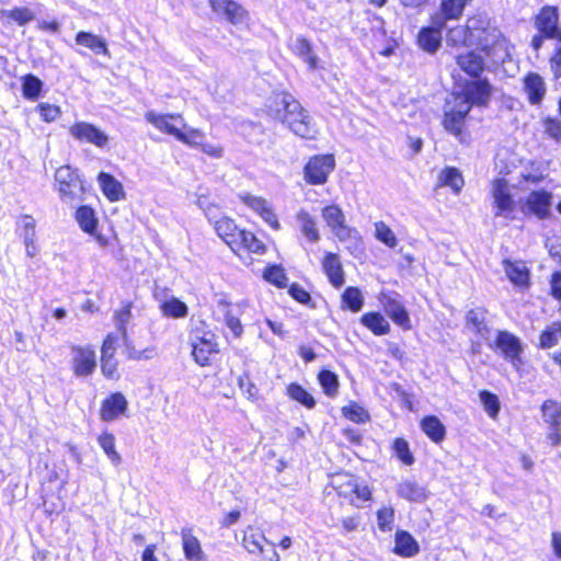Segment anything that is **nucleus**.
Segmentation results:
<instances>
[{"label": "nucleus", "mask_w": 561, "mask_h": 561, "mask_svg": "<svg viewBox=\"0 0 561 561\" xmlns=\"http://www.w3.org/2000/svg\"><path fill=\"white\" fill-rule=\"evenodd\" d=\"M270 113L285 123L297 136L306 139L314 138L317 133L314 124L306 110L290 94L274 96Z\"/></svg>", "instance_id": "f257e3e1"}, {"label": "nucleus", "mask_w": 561, "mask_h": 561, "mask_svg": "<svg viewBox=\"0 0 561 561\" xmlns=\"http://www.w3.org/2000/svg\"><path fill=\"white\" fill-rule=\"evenodd\" d=\"M466 2H440L439 9L432 16V27H425L419 33L417 43L427 53H435L440 46V30L449 20L459 19Z\"/></svg>", "instance_id": "f03ea898"}, {"label": "nucleus", "mask_w": 561, "mask_h": 561, "mask_svg": "<svg viewBox=\"0 0 561 561\" xmlns=\"http://www.w3.org/2000/svg\"><path fill=\"white\" fill-rule=\"evenodd\" d=\"M476 46L479 47L493 61H503L508 56V42L502 35L500 30L490 25V22L483 19L477 31Z\"/></svg>", "instance_id": "7ed1b4c3"}, {"label": "nucleus", "mask_w": 561, "mask_h": 561, "mask_svg": "<svg viewBox=\"0 0 561 561\" xmlns=\"http://www.w3.org/2000/svg\"><path fill=\"white\" fill-rule=\"evenodd\" d=\"M56 188L64 203L73 204L82 199L84 187L75 170L69 165L57 169L55 173Z\"/></svg>", "instance_id": "20e7f679"}, {"label": "nucleus", "mask_w": 561, "mask_h": 561, "mask_svg": "<svg viewBox=\"0 0 561 561\" xmlns=\"http://www.w3.org/2000/svg\"><path fill=\"white\" fill-rule=\"evenodd\" d=\"M465 99L455 100V96L450 95L445 105V113L443 125L444 128L454 135L459 141H465V121L469 114V106L463 101Z\"/></svg>", "instance_id": "39448f33"}, {"label": "nucleus", "mask_w": 561, "mask_h": 561, "mask_svg": "<svg viewBox=\"0 0 561 561\" xmlns=\"http://www.w3.org/2000/svg\"><path fill=\"white\" fill-rule=\"evenodd\" d=\"M491 196L494 216L513 220L516 203L512 195V188L505 179H495L492 182Z\"/></svg>", "instance_id": "423d86ee"}, {"label": "nucleus", "mask_w": 561, "mask_h": 561, "mask_svg": "<svg viewBox=\"0 0 561 561\" xmlns=\"http://www.w3.org/2000/svg\"><path fill=\"white\" fill-rule=\"evenodd\" d=\"M242 542L250 554L261 556L263 561H280L275 545L268 541L259 528L248 527Z\"/></svg>", "instance_id": "0eeeda50"}, {"label": "nucleus", "mask_w": 561, "mask_h": 561, "mask_svg": "<svg viewBox=\"0 0 561 561\" xmlns=\"http://www.w3.org/2000/svg\"><path fill=\"white\" fill-rule=\"evenodd\" d=\"M192 355L201 366L209 365L211 355L219 352L217 336L211 331L196 329L191 335Z\"/></svg>", "instance_id": "6e6552de"}, {"label": "nucleus", "mask_w": 561, "mask_h": 561, "mask_svg": "<svg viewBox=\"0 0 561 561\" xmlns=\"http://www.w3.org/2000/svg\"><path fill=\"white\" fill-rule=\"evenodd\" d=\"M451 95L458 101L459 99H465L463 101L468 104L469 111H471L473 105L488 106L492 95V87L486 80L470 81Z\"/></svg>", "instance_id": "1a4fd4ad"}, {"label": "nucleus", "mask_w": 561, "mask_h": 561, "mask_svg": "<svg viewBox=\"0 0 561 561\" xmlns=\"http://www.w3.org/2000/svg\"><path fill=\"white\" fill-rule=\"evenodd\" d=\"M334 168L335 160L332 154L314 156L304 168L305 180L312 185L324 184Z\"/></svg>", "instance_id": "9d476101"}, {"label": "nucleus", "mask_w": 561, "mask_h": 561, "mask_svg": "<svg viewBox=\"0 0 561 561\" xmlns=\"http://www.w3.org/2000/svg\"><path fill=\"white\" fill-rule=\"evenodd\" d=\"M552 194L545 190L530 192L522 206L523 213L534 215L538 219H546L550 216Z\"/></svg>", "instance_id": "9b49d317"}, {"label": "nucleus", "mask_w": 561, "mask_h": 561, "mask_svg": "<svg viewBox=\"0 0 561 561\" xmlns=\"http://www.w3.org/2000/svg\"><path fill=\"white\" fill-rule=\"evenodd\" d=\"M72 371L77 377L90 376L96 367V355L91 347L72 346L71 347Z\"/></svg>", "instance_id": "f8f14e48"}, {"label": "nucleus", "mask_w": 561, "mask_h": 561, "mask_svg": "<svg viewBox=\"0 0 561 561\" xmlns=\"http://www.w3.org/2000/svg\"><path fill=\"white\" fill-rule=\"evenodd\" d=\"M490 347L499 350L514 366L520 363L523 347L519 339L514 334L499 331L494 345L490 344Z\"/></svg>", "instance_id": "ddd939ff"}, {"label": "nucleus", "mask_w": 561, "mask_h": 561, "mask_svg": "<svg viewBox=\"0 0 561 561\" xmlns=\"http://www.w3.org/2000/svg\"><path fill=\"white\" fill-rule=\"evenodd\" d=\"M483 23L481 18H471L468 20L466 26H456L450 28L447 34V44L453 46H472L476 44L477 31H479V24Z\"/></svg>", "instance_id": "4468645a"}, {"label": "nucleus", "mask_w": 561, "mask_h": 561, "mask_svg": "<svg viewBox=\"0 0 561 561\" xmlns=\"http://www.w3.org/2000/svg\"><path fill=\"white\" fill-rule=\"evenodd\" d=\"M69 133L75 139L92 144L98 148L105 147L108 141V137L103 130L87 122L73 124L69 128Z\"/></svg>", "instance_id": "2eb2a0df"}, {"label": "nucleus", "mask_w": 561, "mask_h": 561, "mask_svg": "<svg viewBox=\"0 0 561 561\" xmlns=\"http://www.w3.org/2000/svg\"><path fill=\"white\" fill-rule=\"evenodd\" d=\"M523 89L531 105H540L547 94L546 81L536 72H529L525 76L523 79Z\"/></svg>", "instance_id": "dca6fc26"}, {"label": "nucleus", "mask_w": 561, "mask_h": 561, "mask_svg": "<svg viewBox=\"0 0 561 561\" xmlns=\"http://www.w3.org/2000/svg\"><path fill=\"white\" fill-rule=\"evenodd\" d=\"M240 199L256 211L273 229H279L278 219L266 199L251 194H242Z\"/></svg>", "instance_id": "f3484780"}, {"label": "nucleus", "mask_w": 561, "mask_h": 561, "mask_svg": "<svg viewBox=\"0 0 561 561\" xmlns=\"http://www.w3.org/2000/svg\"><path fill=\"white\" fill-rule=\"evenodd\" d=\"M128 402L121 392H115L102 402L100 417L104 422H111L119 417L127 410Z\"/></svg>", "instance_id": "a211bd4d"}, {"label": "nucleus", "mask_w": 561, "mask_h": 561, "mask_svg": "<svg viewBox=\"0 0 561 561\" xmlns=\"http://www.w3.org/2000/svg\"><path fill=\"white\" fill-rule=\"evenodd\" d=\"M213 11L218 18L232 24L245 23L248 13L239 2H210Z\"/></svg>", "instance_id": "6ab92c4d"}, {"label": "nucleus", "mask_w": 561, "mask_h": 561, "mask_svg": "<svg viewBox=\"0 0 561 561\" xmlns=\"http://www.w3.org/2000/svg\"><path fill=\"white\" fill-rule=\"evenodd\" d=\"M209 222L214 226L218 237L231 249L242 229H239L236 222L227 216L218 215L217 218L211 219Z\"/></svg>", "instance_id": "aec40b11"}, {"label": "nucleus", "mask_w": 561, "mask_h": 561, "mask_svg": "<svg viewBox=\"0 0 561 561\" xmlns=\"http://www.w3.org/2000/svg\"><path fill=\"white\" fill-rule=\"evenodd\" d=\"M322 268L333 287L341 288L344 285L345 275L337 254L327 253L322 260Z\"/></svg>", "instance_id": "412c9836"}, {"label": "nucleus", "mask_w": 561, "mask_h": 561, "mask_svg": "<svg viewBox=\"0 0 561 561\" xmlns=\"http://www.w3.org/2000/svg\"><path fill=\"white\" fill-rule=\"evenodd\" d=\"M146 121L153 125L157 129L160 131H163L165 134L172 135L175 138H178V135L180 134V128L171 123L172 121H178L182 123V117L179 114H158L153 111H149L145 115Z\"/></svg>", "instance_id": "4be33fe9"}, {"label": "nucleus", "mask_w": 561, "mask_h": 561, "mask_svg": "<svg viewBox=\"0 0 561 561\" xmlns=\"http://www.w3.org/2000/svg\"><path fill=\"white\" fill-rule=\"evenodd\" d=\"M559 15L556 7L547 5L541 9L536 19L537 28L547 38H552L557 35Z\"/></svg>", "instance_id": "5701e85b"}, {"label": "nucleus", "mask_w": 561, "mask_h": 561, "mask_svg": "<svg viewBox=\"0 0 561 561\" xmlns=\"http://www.w3.org/2000/svg\"><path fill=\"white\" fill-rule=\"evenodd\" d=\"M182 547L185 558L188 561H204L205 554L201 542L192 533L191 528H183L181 531Z\"/></svg>", "instance_id": "b1692460"}, {"label": "nucleus", "mask_w": 561, "mask_h": 561, "mask_svg": "<svg viewBox=\"0 0 561 561\" xmlns=\"http://www.w3.org/2000/svg\"><path fill=\"white\" fill-rule=\"evenodd\" d=\"M289 47L294 54L304 59L309 69L313 70L318 66V57L312 53L310 43L301 36L290 38Z\"/></svg>", "instance_id": "393cba45"}, {"label": "nucleus", "mask_w": 561, "mask_h": 561, "mask_svg": "<svg viewBox=\"0 0 561 561\" xmlns=\"http://www.w3.org/2000/svg\"><path fill=\"white\" fill-rule=\"evenodd\" d=\"M98 181L100 183L103 194L111 202H117L125 197L122 183L118 182L113 175L105 172H101L98 176Z\"/></svg>", "instance_id": "a878e982"}, {"label": "nucleus", "mask_w": 561, "mask_h": 561, "mask_svg": "<svg viewBox=\"0 0 561 561\" xmlns=\"http://www.w3.org/2000/svg\"><path fill=\"white\" fill-rule=\"evenodd\" d=\"M457 65L470 77H479L484 69L483 58L474 51H468L457 56Z\"/></svg>", "instance_id": "bb28decb"}, {"label": "nucleus", "mask_w": 561, "mask_h": 561, "mask_svg": "<svg viewBox=\"0 0 561 561\" xmlns=\"http://www.w3.org/2000/svg\"><path fill=\"white\" fill-rule=\"evenodd\" d=\"M467 329L479 334L482 339L488 340L490 329L485 323V310L482 308L471 309L466 316Z\"/></svg>", "instance_id": "cd10ccee"}, {"label": "nucleus", "mask_w": 561, "mask_h": 561, "mask_svg": "<svg viewBox=\"0 0 561 561\" xmlns=\"http://www.w3.org/2000/svg\"><path fill=\"white\" fill-rule=\"evenodd\" d=\"M397 494L410 502H423L426 500V490L411 480H403L397 485Z\"/></svg>", "instance_id": "c85d7f7f"}, {"label": "nucleus", "mask_w": 561, "mask_h": 561, "mask_svg": "<svg viewBox=\"0 0 561 561\" xmlns=\"http://www.w3.org/2000/svg\"><path fill=\"white\" fill-rule=\"evenodd\" d=\"M231 250L236 253L241 250H247L252 253L261 254L264 252L265 245L252 232L241 230Z\"/></svg>", "instance_id": "c756f323"}, {"label": "nucleus", "mask_w": 561, "mask_h": 561, "mask_svg": "<svg viewBox=\"0 0 561 561\" xmlns=\"http://www.w3.org/2000/svg\"><path fill=\"white\" fill-rule=\"evenodd\" d=\"M465 185V180L457 168L446 167L438 175V186H448L455 194H459Z\"/></svg>", "instance_id": "7c9ffc66"}, {"label": "nucleus", "mask_w": 561, "mask_h": 561, "mask_svg": "<svg viewBox=\"0 0 561 561\" xmlns=\"http://www.w3.org/2000/svg\"><path fill=\"white\" fill-rule=\"evenodd\" d=\"M393 551L401 557L410 558L419 552V545L409 533L398 531Z\"/></svg>", "instance_id": "2f4dec72"}, {"label": "nucleus", "mask_w": 561, "mask_h": 561, "mask_svg": "<svg viewBox=\"0 0 561 561\" xmlns=\"http://www.w3.org/2000/svg\"><path fill=\"white\" fill-rule=\"evenodd\" d=\"M297 221L300 227V231L308 239V241L316 243L320 240V233L317 228L316 220L311 217L309 213L301 209L297 213Z\"/></svg>", "instance_id": "473e14b6"}, {"label": "nucleus", "mask_w": 561, "mask_h": 561, "mask_svg": "<svg viewBox=\"0 0 561 561\" xmlns=\"http://www.w3.org/2000/svg\"><path fill=\"white\" fill-rule=\"evenodd\" d=\"M505 273L510 280L517 286L528 284L529 272L524 262L504 261Z\"/></svg>", "instance_id": "72a5a7b5"}, {"label": "nucleus", "mask_w": 561, "mask_h": 561, "mask_svg": "<svg viewBox=\"0 0 561 561\" xmlns=\"http://www.w3.org/2000/svg\"><path fill=\"white\" fill-rule=\"evenodd\" d=\"M34 13L27 8H13L10 10H1L0 18L4 24L16 23L24 25L34 19Z\"/></svg>", "instance_id": "f704fd0d"}, {"label": "nucleus", "mask_w": 561, "mask_h": 561, "mask_svg": "<svg viewBox=\"0 0 561 561\" xmlns=\"http://www.w3.org/2000/svg\"><path fill=\"white\" fill-rule=\"evenodd\" d=\"M360 322L376 335H383L390 331L388 321L378 312H368L363 314Z\"/></svg>", "instance_id": "c9c22d12"}, {"label": "nucleus", "mask_w": 561, "mask_h": 561, "mask_svg": "<svg viewBox=\"0 0 561 561\" xmlns=\"http://www.w3.org/2000/svg\"><path fill=\"white\" fill-rule=\"evenodd\" d=\"M421 428L434 443H439L445 438V426L436 416H425L421 421Z\"/></svg>", "instance_id": "e433bc0d"}, {"label": "nucleus", "mask_w": 561, "mask_h": 561, "mask_svg": "<svg viewBox=\"0 0 561 561\" xmlns=\"http://www.w3.org/2000/svg\"><path fill=\"white\" fill-rule=\"evenodd\" d=\"M385 310L394 323L402 327L403 329H409L410 318L405 308L400 301L396 299H388L385 304Z\"/></svg>", "instance_id": "4c0bfd02"}, {"label": "nucleus", "mask_w": 561, "mask_h": 561, "mask_svg": "<svg viewBox=\"0 0 561 561\" xmlns=\"http://www.w3.org/2000/svg\"><path fill=\"white\" fill-rule=\"evenodd\" d=\"M76 43L90 48L96 54L107 53L105 41L102 37L88 32H79L76 36Z\"/></svg>", "instance_id": "58836bf2"}, {"label": "nucleus", "mask_w": 561, "mask_h": 561, "mask_svg": "<svg viewBox=\"0 0 561 561\" xmlns=\"http://www.w3.org/2000/svg\"><path fill=\"white\" fill-rule=\"evenodd\" d=\"M364 306V297L357 287H347L342 294V308L358 312Z\"/></svg>", "instance_id": "ea45409f"}, {"label": "nucleus", "mask_w": 561, "mask_h": 561, "mask_svg": "<svg viewBox=\"0 0 561 561\" xmlns=\"http://www.w3.org/2000/svg\"><path fill=\"white\" fill-rule=\"evenodd\" d=\"M76 219L83 231L90 234H94L98 219L95 218L94 211L91 207L81 206L76 211Z\"/></svg>", "instance_id": "a19ab883"}, {"label": "nucleus", "mask_w": 561, "mask_h": 561, "mask_svg": "<svg viewBox=\"0 0 561 561\" xmlns=\"http://www.w3.org/2000/svg\"><path fill=\"white\" fill-rule=\"evenodd\" d=\"M543 420L552 427H559L561 423V403L554 400H546L541 407Z\"/></svg>", "instance_id": "79ce46f5"}, {"label": "nucleus", "mask_w": 561, "mask_h": 561, "mask_svg": "<svg viewBox=\"0 0 561 561\" xmlns=\"http://www.w3.org/2000/svg\"><path fill=\"white\" fill-rule=\"evenodd\" d=\"M98 442L114 466H118L122 461L121 455L115 449V437L111 433H103L98 437Z\"/></svg>", "instance_id": "37998d69"}, {"label": "nucleus", "mask_w": 561, "mask_h": 561, "mask_svg": "<svg viewBox=\"0 0 561 561\" xmlns=\"http://www.w3.org/2000/svg\"><path fill=\"white\" fill-rule=\"evenodd\" d=\"M287 394L308 409H312L316 405L313 397L298 383H290L287 387Z\"/></svg>", "instance_id": "c03bdc74"}, {"label": "nucleus", "mask_w": 561, "mask_h": 561, "mask_svg": "<svg viewBox=\"0 0 561 561\" xmlns=\"http://www.w3.org/2000/svg\"><path fill=\"white\" fill-rule=\"evenodd\" d=\"M161 309L164 316L171 318H184L187 316L188 311L187 306L174 297L163 301Z\"/></svg>", "instance_id": "a18cd8bd"}, {"label": "nucleus", "mask_w": 561, "mask_h": 561, "mask_svg": "<svg viewBox=\"0 0 561 561\" xmlns=\"http://www.w3.org/2000/svg\"><path fill=\"white\" fill-rule=\"evenodd\" d=\"M322 218L332 230L345 221V215L337 205H329L322 209Z\"/></svg>", "instance_id": "49530a36"}, {"label": "nucleus", "mask_w": 561, "mask_h": 561, "mask_svg": "<svg viewBox=\"0 0 561 561\" xmlns=\"http://www.w3.org/2000/svg\"><path fill=\"white\" fill-rule=\"evenodd\" d=\"M319 382L327 396H336L339 390V380L335 374L330 370H322L319 374Z\"/></svg>", "instance_id": "de8ad7c7"}, {"label": "nucleus", "mask_w": 561, "mask_h": 561, "mask_svg": "<svg viewBox=\"0 0 561 561\" xmlns=\"http://www.w3.org/2000/svg\"><path fill=\"white\" fill-rule=\"evenodd\" d=\"M375 236L380 242L389 248H394L398 243L393 231L383 221H378L375 224Z\"/></svg>", "instance_id": "09e8293b"}, {"label": "nucleus", "mask_w": 561, "mask_h": 561, "mask_svg": "<svg viewBox=\"0 0 561 561\" xmlns=\"http://www.w3.org/2000/svg\"><path fill=\"white\" fill-rule=\"evenodd\" d=\"M42 85L43 83L37 77L33 75L25 76L23 80L24 98L33 101L36 100L42 91Z\"/></svg>", "instance_id": "8fccbe9b"}, {"label": "nucleus", "mask_w": 561, "mask_h": 561, "mask_svg": "<svg viewBox=\"0 0 561 561\" xmlns=\"http://www.w3.org/2000/svg\"><path fill=\"white\" fill-rule=\"evenodd\" d=\"M394 455L407 466L414 462V457L410 451L408 442L404 438H396L392 445Z\"/></svg>", "instance_id": "3c124183"}, {"label": "nucleus", "mask_w": 561, "mask_h": 561, "mask_svg": "<svg viewBox=\"0 0 561 561\" xmlns=\"http://www.w3.org/2000/svg\"><path fill=\"white\" fill-rule=\"evenodd\" d=\"M479 397L481 403L484 407L485 412L489 414L490 417L495 419L500 411L499 398L486 390L481 391L479 393Z\"/></svg>", "instance_id": "603ef678"}, {"label": "nucleus", "mask_w": 561, "mask_h": 561, "mask_svg": "<svg viewBox=\"0 0 561 561\" xmlns=\"http://www.w3.org/2000/svg\"><path fill=\"white\" fill-rule=\"evenodd\" d=\"M176 139L191 147L199 148L204 141V135L198 129L188 128L184 131L180 130Z\"/></svg>", "instance_id": "864d4df0"}, {"label": "nucleus", "mask_w": 561, "mask_h": 561, "mask_svg": "<svg viewBox=\"0 0 561 561\" xmlns=\"http://www.w3.org/2000/svg\"><path fill=\"white\" fill-rule=\"evenodd\" d=\"M264 278L279 288L287 286V277L280 266H271L264 272Z\"/></svg>", "instance_id": "5fc2aeb1"}, {"label": "nucleus", "mask_w": 561, "mask_h": 561, "mask_svg": "<svg viewBox=\"0 0 561 561\" xmlns=\"http://www.w3.org/2000/svg\"><path fill=\"white\" fill-rule=\"evenodd\" d=\"M197 205L198 207L204 211L207 219L210 221L211 219H215L220 215L219 207L215 204H213L208 196L206 195H199L197 197Z\"/></svg>", "instance_id": "6e6d98bb"}, {"label": "nucleus", "mask_w": 561, "mask_h": 561, "mask_svg": "<svg viewBox=\"0 0 561 561\" xmlns=\"http://www.w3.org/2000/svg\"><path fill=\"white\" fill-rule=\"evenodd\" d=\"M543 133L550 138L561 140V122L558 118L546 117L542 119Z\"/></svg>", "instance_id": "4d7b16f0"}, {"label": "nucleus", "mask_w": 561, "mask_h": 561, "mask_svg": "<svg viewBox=\"0 0 561 561\" xmlns=\"http://www.w3.org/2000/svg\"><path fill=\"white\" fill-rule=\"evenodd\" d=\"M115 322L117 329L123 335L126 334V324L131 318V304L124 305L119 310L115 312Z\"/></svg>", "instance_id": "13d9d810"}, {"label": "nucleus", "mask_w": 561, "mask_h": 561, "mask_svg": "<svg viewBox=\"0 0 561 561\" xmlns=\"http://www.w3.org/2000/svg\"><path fill=\"white\" fill-rule=\"evenodd\" d=\"M559 337L560 332L553 329L552 323L540 334L539 345L541 348H550L558 344Z\"/></svg>", "instance_id": "bf43d9fd"}, {"label": "nucleus", "mask_w": 561, "mask_h": 561, "mask_svg": "<svg viewBox=\"0 0 561 561\" xmlns=\"http://www.w3.org/2000/svg\"><path fill=\"white\" fill-rule=\"evenodd\" d=\"M20 227L22 228V237L24 242L35 241V220L31 216H24L21 219Z\"/></svg>", "instance_id": "052dcab7"}, {"label": "nucleus", "mask_w": 561, "mask_h": 561, "mask_svg": "<svg viewBox=\"0 0 561 561\" xmlns=\"http://www.w3.org/2000/svg\"><path fill=\"white\" fill-rule=\"evenodd\" d=\"M394 519L392 507H382L377 513L378 526L381 530H390Z\"/></svg>", "instance_id": "680f3d73"}, {"label": "nucleus", "mask_w": 561, "mask_h": 561, "mask_svg": "<svg viewBox=\"0 0 561 561\" xmlns=\"http://www.w3.org/2000/svg\"><path fill=\"white\" fill-rule=\"evenodd\" d=\"M343 414L354 422H364L367 419V413L365 410L357 405V404H351L348 407L343 408Z\"/></svg>", "instance_id": "e2e57ef3"}, {"label": "nucleus", "mask_w": 561, "mask_h": 561, "mask_svg": "<svg viewBox=\"0 0 561 561\" xmlns=\"http://www.w3.org/2000/svg\"><path fill=\"white\" fill-rule=\"evenodd\" d=\"M225 323L236 337H240L243 333V327L238 317L233 316L229 310L225 312Z\"/></svg>", "instance_id": "0e129e2a"}, {"label": "nucleus", "mask_w": 561, "mask_h": 561, "mask_svg": "<svg viewBox=\"0 0 561 561\" xmlns=\"http://www.w3.org/2000/svg\"><path fill=\"white\" fill-rule=\"evenodd\" d=\"M38 108L41 116L45 122H53L60 115V110L56 105L41 103Z\"/></svg>", "instance_id": "69168bd1"}, {"label": "nucleus", "mask_w": 561, "mask_h": 561, "mask_svg": "<svg viewBox=\"0 0 561 561\" xmlns=\"http://www.w3.org/2000/svg\"><path fill=\"white\" fill-rule=\"evenodd\" d=\"M550 70L554 79L561 78V46H557L549 59Z\"/></svg>", "instance_id": "338daca9"}, {"label": "nucleus", "mask_w": 561, "mask_h": 561, "mask_svg": "<svg viewBox=\"0 0 561 561\" xmlns=\"http://www.w3.org/2000/svg\"><path fill=\"white\" fill-rule=\"evenodd\" d=\"M101 369L106 378L117 377V364L114 358H101Z\"/></svg>", "instance_id": "774afa93"}]
</instances>
